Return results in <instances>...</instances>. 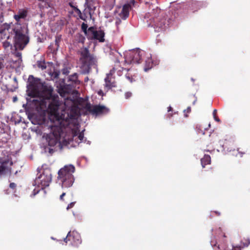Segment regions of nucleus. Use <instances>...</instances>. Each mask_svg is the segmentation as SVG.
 <instances>
[{"instance_id": "41", "label": "nucleus", "mask_w": 250, "mask_h": 250, "mask_svg": "<svg viewBox=\"0 0 250 250\" xmlns=\"http://www.w3.org/2000/svg\"><path fill=\"white\" fill-rule=\"evenodd\" d=\"M82 14H84L85 16V20H86L87 16V13H86V8H85L84 10L83 11Z\"/></svg>"}, {"instance_id": "1", "label": "nucleus", "mask_w": 250, "mask_h": 250, "mask_svg": "<svg viewBox=\"0 0 250 250\" xmlns=\"http://www.w3.org/2000/svg\"><path fill=\"white\" fill-rule=\"evenodd\" d=\"M60 102L58 96H53L48 106V111L51 119L53 120L54 125H50V132L47 135L48 145L54 146L60 144V139L63 134V129L70 125L69 114L64 110H59Z\"/></svg>"}, {"instance_id": "19", "label": "nucleus", "mask_w": 250, "mask_h": 250, "mask_svg": "<svg viewBox=\"0 0 250 250\" xmlns=\"http://www.w3.org/2000/svg\"><path fill=\"white\" fill-rule=\"evenodd\" d=\"M72 133L73 137L78 135V138L81 141H82L83 140L84 135L83 132H80L79 125L78 124H75L74 128L72 129Z\"/></svg>"}, {"instance_id": "54", "label": "nucleus", "mask_w": 250, "mask_h": 250, "mask_svg": "<svg viewBox=\"0 0 250 250\" xmlns=\"http://www.w3.org/2000/svg\"><path fill=\"white\" fill-rule=\"evenodd\" d=\"M132 3H133V4H134V0H132Z\"/></svg>"}, {"instance_id": "33", "label": "nucleus", "mask_w": 250, "mask_h": 250, "mask_svg": "<svg viewBox=\"0 0 250 250\" xmlns=\"http://www.w3.org/2000/svg\"><path fill=\"white\" fill-rule=\"evenodd\" d=\"M15 56L18 58L19 61H21V53L19 52H16L14 53Z\"/></svg>"}, {"instance_id": "17", "label": "nucleus", "mask_w": 250, "mask_h": 250, "mask_svg": "<svg viewBox=\"0 0 250 250\" xmlns=\"http://www.w3.org/2000/svg\"><path fill=\"white\" fill-rule=\"evenodd\" d=\"M27 15V12L26 10L24 9L19 10L17 14L14 16V18L17 21L16 23H20V20L21 19H25Z\"/></svg>"}, {"instance_id": "13", "label": "nucleus", "mask_w": 250, "mask_h": 250, "mask_svg": "<svg viewBox=\"0 0 250 250\" xmlns=\"http://www.w3.org/2000/svg\"><path fill=\"white\" fill-rule=\"evenodd\" d=\"M11 24L4 23L0 25V42L2 40H9Z\"/></svg>"}, {"instance_id": "36", "label": "nucleus", "mask_w": 250, "mask_h": 250, "mask_svg": "<svg viewBox=\"0 0 250 250\" xmlns=\"http://www.w3.org/2000/svg\"><path fill=\"white\" fill-rule=\"evenodd\" d=\"M16 186V184L14 183H11L9 185V187L13 189H15Z\"/></svg>"}, {"instance_id": "50", "label": "nucleus", "mask_w": 250, "mask_h": 250, "mask_svg": "<svg viewBox=\"0 0 250 250\" xmlns=\"http://www.w3.org/2000/svg\"><path fill=\"white\" fill-rule=\"evenodd\" d=\"M88 81V77H86L85 79H84V82H86Z\"/></svg>"}, {"instance_id": "10", "label": "nucleus", "mask_w": 250, "mask_h": 250, "mask_svg": "<svg viewBox=\"0 0 250 250\" xmlns=\"http://www.w3.org/2000/svg\"><path fill=\"white\" fill-rule=\"evenodd\" d=\"M66 245L78 247L82 243L80 234L76 231H70L64 239Z\"/></svg>"}, {"instance_id": "32", "label": "nucleus", "mask_w": 250, "mask_h": 250, "mask_svg": "<svg viewBox=\"0 0 250 250\" xmlns=\"http://www.w3.org/2000/svg\"><path fill=\"white\" fill-rule=\"evenodd\" d=\"M78 79V75L77 73H74V74L72 75L70 77V80L75 82L77 81Z\"/></svg>"}, {"instance_id": "26", "label": "nucleus", "mask_w": 250, "mask_h": 250, "mask_svg": "<svg viewBox=\"0 0 250 250\" xmlns=\"http://www.w3.org/2000/svg\"><path fill=\"white\" fill-rule=\"evenodd\" d=\"M61 40H62V36L61 35H59L56 36L54 44L56 45L58 47H59L60 43L61 41Z\"/></svg>"}, {"instance_id": "30", "label": "nucleus", "mask_w": 250, "mask_h": 250, "mask_svg": "<svg viewBox=\"0 0 250 250\" xmlns=\"http://www.w3.org/2000/svg\"><path fill=\"white\" fill-rule=\"evenodd\" d=\"M12 46L11 43L10 42H8V41L6 40L3 42V46L5 49H6L9 47H11Z\"/></svg>"}, {"instance_id": "29", "label": "nucleus", "mask_w": 250, "mask_h": 250, "mask_svg": "<svg viewBox=\"0 0 250 250\" xmlns=\"http://www.w3.org/2000/svg\"><path fill=\"white\" fill-rule=\"evenodd\" d=\"M60 75V72L57 70L54 71L51 74V77L54 79H58Z\"/></svg>"}, {"instance_id": "18", "label": "nucleus", "mask_w": 250, "mask_h": 250, "mask_svg": "<svg viewBox=\"0 0 250 250\" xmlns=\"http://www.w3.org/2000/svg\"><path fill=\"white\" fill-rule=\"evenodd\" d=\"M250 244V240L248 237L244 238L241 240L240 245L233 246L232 250H241L242 249L247 247Z\"/></svg>"}, {"instance_id": "15", "label": "nucleus", "mask_w": 250, "mask_h": 250, "mask_svg": "<svg viewBox=\"0 0 250 250\" xmlns=\"http://www.w3.org/2000/svg\"><path fill=\"white\" fill-rule=\"evenodd\" d=\"M131 8V3H126L124 5L122 11L119 14L120 17L123 20H126L129 16V11Z\"/></svg>"}, {"instance_id": "25", "label": "nucleus", "mask_w": 250, "mask_h": 250, "mask_svg": "<svg viewBox=\"0 0 250 250\" xmlns=\"http://www.w3.org/2000/svg\"><path fill=\"white\" fill-rule=\"evenodd\" d=\"M85 38L82 34H79L77 35V41L78 42L83 44L85 42Z\"/></svg>"}, {"instance_id": "11", "label": "nucleus", "mask_w": 250, "mask_h": 250, "mask_svg": "<svg viewBox=\"0 0 250 250\" xmlns=\"http://www.w3.org/2000/svg\"><path fill=\"white\" fill-rule=\"evenodd\" d=\"M87 110L93 115L96 116L104 115L109 112V109L103 105H87L86 106Z\"/></svg>"}, {"instance_id": "51", "label": "nucleus", "mask_w": 250, "mask_h": 250, "mask_svg": "<svg viewBox=\"0 0 250 250\" xmlns=\"http://www.w3.org/2000/svg\"><path fill=\"white\" fill-rule=\"evenodd\" d=\"M17 100V98L16 97H15L13 98V101L16 102Z\"/></svg>"}, {"instance_id": "46", "label": "nucleus", "mask_w": 250, "mask_h": 250, "mask_svg": "<svg viewBox=\"0 0 250 250\" xmlns=\"http://www.w3.org/2000/svg\"><path fill=\"white\" fill-rule=\"evenodd\" d=\"M213 212L217 216H219L221 214L220 212L217 211H213Z\"/></svg>"}, {"instance_id": "47", "label": "nucleus", "mask_w": 250, "mask_h": 250, "mask_svg": "<svg viewBox=\"0 0 250 250\" xmlns=\"http://www.w3.org/2000/svg\"><path fill=\"white\" fill-rule=\"evenodd\" d=\"M216 112H217V110L216 109H214L213 111V117H214L215 116H216Z\"/></svg>"}, {"instance_id": "23", "label": "nucleus", "mask_w": 250, "mask_h": 250, "mask_svg": "<svg viewBox=\"0 0 250 250\" xmlns=\"http://www.w3.org/2000/svg\"><path fill=\"white\" fill-rule=\"evenodd\" d=\"M59 48V47H58L56 45L54 44V43H51L50 45L48 46V49L52 53H55L58 51Z\"/></svg>"}, {"instance_id": "52", "label": "nucleus", "mask_w": 250, "mask_h": 250, "mask_svg": "<svg viewBox=\"0 0 250 250\" xmlns=\"http://www.w3.org/2000/svg\"><path fill=\"white\" fill-rule=\"evenodd\" d=\"M168 117H171V116H172V115H171V114H169L168 115Z\"/></svg>"}, {"instance_id": "22", "label": "nucleus", "mask_w": 250, "mask_h": 250, "mask_svg": "<svg viewBox=\"0 0 250 250\" xmlns=\"http://www.w3.org/2000/svg\"><path fill=\"white\" fill-rule=\"evenodd\" d=\"M74 10L77 14L79 18L84 21H85V16L84 14H82L81 11L77 7H73Z\"/></svg>"}, {"instance_id": "49", "label": "nucleus", "mask_w": 250, "mask_h": 250, "mask_svg": "<svg viewBox=\"0 0 250 250\" xmlns=\"http://www.w3.org/2000/svg\"><path fill=\"white\" fill-rule=\"evenodd\" d=\"M98 94L100 95H103V91H100L98 92Z\"/></svg>"}, {"instance_id": "4", "label": "nucleus", "mask_w": 250, "mask_h": 250, "mask_svg": "<svg viewBox=\"0 0 250 250\" xmlns=\"http://www.w3.org/2000/svg\"><path fill=\"white\" fill-rule=\"evenodd\" d=\"M75 171V167L72 165H65L58 171L57 180L62 188H68L72 186L75 180L73 175Z\"/></svg>"}, {"instance_id": "5", "label": "nucleus", "mask_w": 250, "mask_h": 250, "mask_svg": "<svg viewBox=\"0 0 250 250\" xmlns=\"http://www.w3.org/2000/svg\"><path fill=\"white\" fill-rule=\"evenodd\" d=\"M40 175L35 180V183L42 189L49 186L52 181L51 171L49 168L41 169Z\"/></svg>"}, {"instance_id": "42", "label": "nucleus", "mask_w": 250, "mask_h": 250, "mask_svg": "<svg viewBox=\"0 0 250 250\" xmlns=\"http://www.w3.org/2000/svg\"><path fill=\"white\" fill-rule=\"evenodd\" d=\"M191 111V108L190 107H188L187 109L185 110L184 112L185 113L187 112V113H189Z\"/></svg>"}, {"instance_id": "20", "label": "nucleus", "mask_w": 250, "mask_h": 250, "mask_svg": "<svg viewBox=\"0 0 250 250\" xmlns=\"http://www.w3.org/2000/svg\"><path fill=\"white\" fill-rule=\"evenodd\" d=\"M211 162V158L209 155L205 154L203 158L201 159V163L203 168L207 165H209Z\"/></svg>"}, {"instance_id": "27", "label": "nucleus", "mask_w": 250, "mask_h": 250, "mask_svg": "<svg viewBox=\"0 0 250 250\" xmlns=\"http://www.w3.org/2000/svg\"><path fill=\"white\" fill-rule=\"evenodd\" d=\"M217 233L219 235V237H223V238H226L227 236L226 235V234L224 232H223L222 229L221 228H219L217 230Z\"/></svg>"}, {"instance_id": "38", "label": "nucleus", "mask_w": 250, "mask_h": 250, "mask_svg": "<svg viewBox=\"0 0 250 250\" xmlns=\"http://www.w3.org/2000/svg\"><path fill=\"white\" fill-rule=\"evenodd\" d=\"M132 96V93L130 92H127L125 93V97L126 99H128Z\"/></svg>"}, {"instance_id": "16", "label": "nucleus", "mask_w": 250, "mask_h": 250, "mask_svg": "<svg viewBox=\"0 0 250 250\" xmlns=\"http://www.w3.org/2000/svg\"><path fill=\"white\" fill-rule=\"evenodd\" d=\"M95 0H85L84 6L88 9V14L90 17H92L91 12L95 10Z\"/></svg>"}, {"instance_id": "21", "label": "nucleus", "mask_w": 250, "mask_h": 250, "mask_svg": "<svg viewBox=\"0 0 250 250\" xmlns=\"http://www.w3.org/2000/svg\"><path fill=\"white\" fill-rule=\"evenodd\" d=\"M153 63L151 59H148L146 61L145 65L144 66V70L147 71L150 69L153 66Z\"/></svg>"}, {"instance_id": "6", "label": "nucleus", "mask_w": 250, "mask_h": 250, "mask_svg": "<svg viewBox=\"0 0 250 250\" xmlns=\"http://www.w3.org/2000/svg\"><path fill=\"white\" fill-rule=\"evenodd\" d=\"M160 12V9L157 7L155 8H153L152 11L148 13L151 17L150 19L153 21V22H151V24L155 28V30L157 31L163 29L166 24V20L158 18Z\"/></svg>"}, {"instance_id": "24", "label": "nucleus", "mask_w": 250, "mask_h": 250, "mask_svg": "<svg viewBox=\"0 0 250 250\" xmlns=\"http://www.w3.org/2000/svg\"><path fill=\"white\" fill-rule=\"evenodd\" d=\"M37 66L39 68H41L42 70L46 69V65L44 61H38L37 62Z\"/></svg>"}, {"instance_id": "48", "label": "nucleus", "mask_w": 250, "mask_h": 250, "mask_svg": "<svg viewBox=\"0 0 250 250\" xmlns=\"http://www.w3.org/2000/svg\"><path fill=\"white\" fill-rule=\"evenodd\" d=\"M172 110V108L170 106L168 107V108H167V111L168 112H170V111H171Z\"/></svg>"}, {"instance_id": "12", "label": "nucleus", "mask_w": 250, "mask_h": 250, "mask_svg": "<svg viewBox=\"0 0 250 250\" xmlns=\"http://www.w3.org/2000/svg\"><path fill=\"white\" fill-rule=\"evenodd\" d=\"M13 164L10 157H0V176L4 175L10 172Z\"/></svg>"}, {"instance_id": "55", "label": "nucleus", "mask_w": 250, "mask_h": 250, "mask_svg": "<svg viewBox=\"0 0 250 250\" xmlns=\"http://www.w3.org/2000/svg\"><path fill=\"white\" fill-rule=\"evenodd\" d=\"M217 247H218V249H220V246H219V245H218Z\"/></svg>"}, {"instance_id": "28", "label": "nucleus", "mask_w": 250, "mask_h": 250, "mask_svg": "<svg viewBox=\"0 0 250 250\" xmlns=\"http://www.w3.org/2000/svg\"><path fill=\"white\" fill-rule=\"evenodd\" d=\"M87 27H88V25L86 23L83 22L82 24L81 29H82V30L84 32V34L87 33V32L88 31Z\"/></svg>"}, {"instance_id": "39", "label": "nucleus", "mask_w": 250, "mask_h": 250, "mask_svg": "<svg viewBox=\"0 0 250 250\" xmlns=\"http://www.w3.org/2000/svg\"><path fill=\"white\" fill-rule=\"evenodd\" d=\"M237 151H238V153L240 154L241 157H242L243 155L245 154L246 152L247 151H244L242 152L240 150L239 148H238Z\"/></svg>"}, {"instance_id": "40", "label": "nucleus", "mask_w": 250, "mask_h": 250, "mask_svg": "<svg viewBox=\"0 0 250 250\" xmlns=\"http://www.w3.org/2000/svg\"><path fill=\"white\" fill-rule=\"evenodd\" d=\"M40 191V189H35L34 190H33V196H35L36 194H37Z\"/></svg>"}, {"instance_id": "9", "label": "nucleus", "mask_w": 250, "mask_h": 250, "mask_svg": "<svg viewBox=\"0 0 250 250\" xmlns=\"http://www.w3.org/2000/svg\"><path fill=\"white\" fill-rule=\"evenodd\" d=\"M29 80L28 95L32 97H37L39 94L40 79L35 78L33 76L30 75L29 77Z\"/></svg>"}, {"instance_id": "2", "label": "nucleus", "mask_w": 250, "mask_h": 250, "mask_svg": "<svg viewBox=\"0 0 250 250\" xmlns=\"http://www.w3.org/2000/svg\"><path fill=\"white\" fill-rule=\"evenodd\" d=\"M10 24V34L14 35V46L16 49L22 50L29 41L27 25L21 23Z\"/></svg>"}, {"instance_id": "37", "label": "nucleus", "mask_w": 250, "mask_h": 250, "mask_svg": "<svg viewBox=\"0 0 250 250\" xmlns=\"http://www.w3.org/2000/svg\"><path fill=\"white\" fill-rule=\"evenodd\" d=\"M40 105L41 108L43 107V106H46V103L44 100L41 101L40 103Z\"/></svg>"}, {"instance_id": "31", "label": "nucleus", "mask_w": 250, "mask_h": 250, "mask_svg": "<svg viewBox=\"0 0 250 250\" xmlns=\"http://www.w3.org/2000/svg\"><path fill=\"white\" fill-rule=\"evenodd\" d=\"M5 66V63L4 59L0 57V69H2Z\"/></svg>"}, {"instance_id": "14", "label": "nucleus", "mask_w": 250, "mask_h": 250, "mask_svg": "<svg viewBox=\"0 0 250 250\" xmlns=\"http://www.w3.org/2000/svg\"><path fill=\"white\" fill-rule=\"evenodd\" d=\"M115 70L114 69L111 70L110 72L106 75L105 81V86L108 89H111L112 87H116V82L115 81V77L113 76Z\"/></svg>"}, {"instance_id": "7", "label": "nucleus", "mask_w": 250, "mask_h": 250, "mask_svg": "<svg viewBox=\"0 0 250 250\" xmlns=\"http://www.w3.org/2000/svg\"><path fill=\"white\" fill-rule=\"evenodd\" d=\"M144 54V51L140 49L130 51L125 55V62L128 64L140 63Z\"/></svg>"}, {"instance_id": "35", "label": "nucleus", "mask_w": 250, "mask_h": 250, "mask_svg": "<svg viewBox=\"0 0 250 250\" xmlns=\"http://www.w3.org/2000/svg\"><path fill=\"white\" fill-rule=\"evenodd\" d=\"M59 93L61 96H64L65 94V91L64 90L63 88H62L59 90Z\"/></svg>"}, {"instance_id": "53", "label": "nucleus", "mask_w": 250, "mask_h": 250, "mask_svg": "<svg viewBox=\"0 0 250 250\" xmlns=\"http://www.w3.org/2000/svg\"><path fill=\"white\" fill-rule=\"evenodd\" d=\"M185 117H187L188 116V115L187 114H185Z\"/></svg>"}, {"instance_id": "45", "label": "nucleus", "mask_w": 250, "mask_h": 250, "mask_svg": "<svg viewBox=\"0 0 250 250\" xmlns=\"http://www.w3.org/2000/svg\"><path fill=\"white\" fill-rule=\"evenodd\" d=\"M214 120H215L216 121H217V122H220V119H219V118H218V117H217L216 116H215V117H214Z\"/></svg>"}, {"instance_id": "3", "label": "nucleus", "mask_w": 250, "mask_h": 250, "mask_svg": "<svg viewBox=\"0 0 250 250\" xmlns=\"http://www.w3.org/2000/svg\"><path fill=\"white\" fill-rule=\"evenodd\" d=\"M79 53L81 73L83 74H88L91 70V67L96 65L97 59L93 54L90 53L88 49L86 47L81 48L79 51Z\"/></svg>"}, {"instance_id": "43", "label": "nucleus", "mask_w": 250, "mask_h": 250, "mask_svg": "<svg viewBox=\"0 0 250 250\" xmlns=\"http://www.w3.org/2000/svg\"><path fill=\"white\" fill-rule=\"evenodd\" d=\"M65 195V192H63L60 196V199L61 200H63V197Z\"/></svg>"}, {"instance_id": "34", "label": "nucleus", "mask_w": 250, "mask_h": 250, "mask_svg": "<svg viewBox=\"0 0 250 250\" xmlns=\"http://www.w3.org/2000/svg\"><path fill=\"white\" fill-rule=\"evenodd\" d=\"M75 203H76V202H73L70 203L68 205L66 209L67 210H68V209L72 208L74 207Z\"/></svg>"}, {"instance_id": "44", "label": "nucleus", "mask_w": 250, "mask_h": 250, "mask_svg": "<svg viewBox=\"0 0 250 250\" xmlns=\"http://www.w3.org/2000/svg\"><path fill=\"white\" fill-rule=\"evenodd\" d=\"M52 89H49V97L50 98H52Z\"/></svg>"}, {"instance_id": "8", "label": "nucleus", "mask_w": 250, "mask_h": 250, "mask_svg": "<svg viewBox=\"0 0 250 250\" xmlns=\"http://www.w3.org/2000/svg\"><path fill=\"white\" fill-rule=\"evenodd\" d=\"M88 40H98L100 42H104L105 33L103 30H96V28L94 26H91L88 28L87 33L85 34Z\"/></svg>"}]
</instances>
